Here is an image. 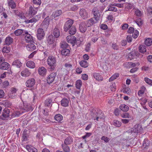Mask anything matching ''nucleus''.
<instances>
[{
  "label": "nucleus",
  "instance_id": "obj_20",
  "mask_svg": "<svg viewBox=\"0 0 152 152\" xmlns=\"http://www.w3.org/2000/svg\"><path fill=\"white\" fill-rule=\"evenodd\" d=\"M67 42L71 44H73L75 42L76 40V38L73 36L69 35L66 37Z\"/></svg>",
  "mask_w": 152,
  "mask_h": 152
},
{
  "label": "nucleus",
  "instance_id": "obj_63",
  "mask_svg": "<svg viewBox=\"0 0 152 152\" xmlns=\"http://www.w3.org/2000/svg\"><path fill=\"white\" fill-rule=\"evenodd\" d=\"M32 1L34 4L40 5L41 3V0H33Z\"/></svg>",
  "mask_w": 152,
  "mask_h": 152
},
{
  "label": "nucleus",
  "instance_id": "obj_24",
  "mask_svg": "<svg viewBox=\"0 0 152 152\" xmlns=\"http://www.w3.org/2000/svg\"><path fill=\"white\" fill-rule=\"evenodd\" d=\"M31 73L27 69H25L21 72V75L23 77H27L29 76Z\"/></svg>",
  "mask_w": 152,
  "mask_h": 152
},
{
  "label": "nucleus",
  "instance_id": "obj_35",
  "mask_svg": "<svg viewBox=\"0 0 152 152\" xmlns=\"http://www.w3.org/2000/svg\"><path fill=\"white\" fill-rule=\"evenodd\" d=\"M76 32V29L75 26H73L69 29V33L71 35H74Z\"/></svg>",
  "mask_w": 152,
  "mask_h": 152
},
{
  "label": "nucleus",
  "instance_id": "obj_40",
  "mask_svg": "<svg viewBox=\"0 0 152 152\" xmlns=\"http://www.w3.org/2000/svg\"><path fill=\"white\" fill-rule=\"evenodd\" d=\"M152 44V39L151 38H148L145 39V44L146 46H149Z\"/></svg>",
  "mask_w": 152,
  "mask_h": 152
},
{
  "label": "nucleus",
  "instance_id": "obj_2",
  "mask_svg": "<svg viewBox=\"0 0 152 152\" xmlns=\"http://www.w3.org/2000/svg\"><path fill=\"white\" fill-rule=\"evenodd\" d=\"M92 119L96 121H100L103 117V113L100 110H96L93 109L92 110L90 113Z\"/></svg>",
  "mask_w": 152,
  "mask_h": 152
},
{
  "label": "nucleus",
  "instance_id": "obj_47",
  "mask_svg": "<svg viewBox=\"0 0 152 152\" xmlns=\"http://www.w3.org/2000/svg\"><path fill=\"white\" fill-rule=\"evenodd\" d=\"M76 88L78 89H80V87L82 85V82L80 80H77L75 83Z\"/></svg>",
  "mask_w": 152,
  "mask_h": 152
},
{
  "label": "nucleus",
  "instance_id": "obj_16",
  "mask_svg": "<svg viewBox=\"0 0 152 152\" xmlns=\"http://www.w3.org/2000/svg\"><path fill=\"white\" fill-rule=\"evenodd\" d=\"M26 35L25 36V39L27 43H32L34 42L33 37L30 34H25Z\"/></svg>",
  "mask_w": 152,
  "mask_h": 152
},
{
  "label": "nucleus",
  "instance_id": "obj_5",
  "mask_svg": "<svg viewBox=\"0 0 152 152\" xmlns=\"http://www.w3.org/2000/svg\"><path fill=\"white\" fill-rule=\"evenodd\" d=\"M37 8H35L31 6L29 7L27 16L29 17H33L37 13Z\"/></svg>",
  "mask_w": 152,
  "mask_h": 152
},
{
  "label": "nucleus",
  "instance_id": "obj_3",
  "mask_svg": "<svg viewBox=\"0 0 152 152\" xmlns=\"http://www.w3.org/2000/svg\"><path fill=\"white\" fill-rule=\"evenodd\" d=\"M47 62L48 64L50 67V71H53L56 66V60L55 58L53 56H49L48 58Z\"/></svg>",
  "mask_w": 152,
  "mask_h": 152
},
{
  "label": "nucleus",
  "instance_id": "obj_10",
  "mask_svg": "<svg viewBox=\"0 0 152 152\" xmlns=\"http://www.w3.org/2000/svg\"><path fill=\"white\" fill-rule=\"evenodd\" d=\"M41 16L39 15H37L35 16L34 17L32 18L29 19L25 21V22L26 23H35L40 18Z\"/></svg>",
  "mask_w": 152,
  "mask_h": 152
},
{
  "label": "nucleus",
  "instance_id": "obj_57",
  "mask_svg": "<svg viewBox=\"0 0 152 152\" xmlns=\"http://www.w3.org/2000/svg\"><path fill=\"white\" fill-rule=\"evenodd\" d=\"M50 17L49 16H47L45 18L42 22H44V23L49 25L50 22Z\"/></svg>",
  "mask_w": 152,
  "mask_h": 152
},
{
  "label": "nucleus",
  "instance_id": "obj_4",
  "mask_svg": "<svg viewBox=\"0 0 152 152\" xmlns=\"http://www.w3.org/2000/svg\"><path fill=\"white\" fill-rule=\"evenodd\" d=\"M57 75L56 72H52L47 77V83L49 84L52 83L54 80Z\"/></svg>",
  "mask_w": 152,
  "mask_h": 152
},
{
  "label": "nucleus",
  "instance_id": "obj_9",
  "mask_svg": "<svg viewBox=\"0 0 152 152\" xmlns=\"http://www.w3.org/2000/svg\"><path fill=\"white\" fill-rule=\"evenodd\" d=\"M88 26L85 22H82L79 24V29L82 33H85L86 31Z\"/></svg>",
  "mask_w": 152,
  "mask_h": 152
},
{
  "label": "nucleus",
  "instance_id": "obj_60",
  "mask_svg": "<svg viewBox=\"0 0 152 152\" xmlns=\"http://www.w3.org/2000/svg\"><path fill=\"white\" fill-rule=\"evenodd\" d=\"M145 82L149 85H152V80L148 78H145Z\"/></svg>",
  "mask_w": 152,
  "mask_h": 152
},
{
  "label": "nucleus",
  "instance_id": "obj_42",
  "mask_svg": "<svg viewBox=\"0 0 152 152\" xmlns=\"http://www.w3.org/2000/svg\"><path fill=\"white\" fill-rule=\"evenodd\" d=\"M137 55L135 52H132L130 53L128 55L129 58L130 59H133L136 58Z\"/></svg>",
  "mask_w": 152,
  "mask_h": 152
},
{
  "label": "nucleus",
  "instance_id": "obj_56",
  "mask_svg": "<svg viewBox=\"0 0 152 152\" xmlns=\"http://www.w3.org/2000/svg\"><path fill=\"white\" fill-rule=\"evenodd\" d=\"M113 124L114 125L117 127H120L121 126V122L117 120H114Z\"/></svg>",
  "mask_w": 152,
  "mask_h": 152
},
{
  "label": "nucleus",
  "instance_id": "obj_6",
  "mask_svg": "<svg viewBox=\"0 0 152 152\" xmlns=\"http://www.w3.org/2000/svg\"><path fill=\"white\" fill-rule=\"evenodd\" d=\"M73 23V21L72 20H69L67 21L65 23L64 26V31H67L72 26V24Z\"/></svg>",
  "mask_w": 152,
  "mask_h": 152
},
{
  "label": "nucleus",
  "instance_id": "obj_53",
  "mask_svg": "<svg viewBox=\"0 0 152 152\" xmlns=\"http://www.w3.org/2000/svg\"><path fill=\"white\" fill-rule=\"evenodd\" d=\"M99 38L97 34H95L94 36L91 38V40L93 42L95 43L97 41Z\"/></svg>",
  "mask_w": 152,
  "mask_h": 152
},
{
  "label": "nucleus",
  "instance_id": "obj_18",
  "mask_svg": "<svg viewBox=\"0 0 152 152\" xmlns=\"http://www.w3.org/2000/svg\"><path fill=\"white\" fill-rule=\"evenodd\" d=\"M12 65L17 68H20L22 67V64L19 60L16 59L13 62Z\"/></svg>",
  "mask_w": 152,
  "mask_h": 152
},
{
  "label": "nucleus",
  "instance_id": "obj_13",
  "mask_svg": "<svg viewBox=\"0 0 152 152\" xmlns=\"http://www.w3.org/2000/svg\"><path fill=\"white\" fill-rule=\"evenodd\" d=\"M92 12L94 15V17L99 20L100 14L98 9L96 7H94L92 10Z\"/></svg>",
  "mask_w": 152,
  "mask_h": 152
},
{
  "label": "nucleus",
  "instance_id": "obj_45",
  "mask_svg": "<svg viewBox=\"0 0 152 152\" xmlns=\"http://www.w3.org/2000/svg\"><path fill=\"white\" fill-rule=\"evenodd\" d=\"M8 5L12 9H15L16 7V4L12 1H9L8 2Z\"/></svg>",
  "mask_w": 152,
  "mask_h": 152
},
{
  "label": "nucleus",
  "instance_id": "obj_58",
  "mask_svg": "<svg viewBox=\"0 0 152 152\" xmlns=\"http://www.w3.org/2000/svg\"><path fill=\"white\" fill-rule=\"evenodd\" d=\"M121 116L124 118H131V116L129 115V114L128 113H125L121 114Z\"/></svg>",
  "mask_w": 152,
  "mask_h": 152
},
{
  "label": "nucleus",
  "instance_id": "obj_54",
  "mask_svg": "<svg viewBox=\"0 0 152 152\" xmlns=\"http://www.w3.org/2000/svg\"><path fill=\"white\" fill-rule=\"evenodd\" d=\"M78 9L77 6L74 5L72 7H71L70 8H68V10L69 11H75L77 10Z\"/></svg>",
  "mask_w": 152,
  "mask_h": 152
},
{
  "label": "nucleus",
  "instance_id": "obj_61",
  "mask_svg": "<svg viewBox=\"0 0 152 152\" xmlns=\"http://www.w3.org/2000/svg\"><path fill=\"white\" fill-rule=\"evenodd\" d=\"M101 140H103L105 142H108L110 140L109 138L105 136H103L101 137Z\"/></svg>",
  "mask_w": 152,
  "mask_h": 152
},
{
  "label": "nucleus",
  "instance_id": "obj_7",
  "mask_svg": "<svg viewBox=\"0 0 152 152\" xmlns=\"http://www.w3.org/2000/svg\"><path fill=\"white\" fill-rule=\"evenodd\" d=\"M44 30L39 28L37 30V36L38 39L41 40L43 39L45 36Z\"/></svg>",
  "mask_w": 152,
  "mask_h": 152
},
{
  "label": "nucleus",
  "instance_id": "obj_34",
  "mask_svg": "<svg viewBox=\"0 0 152 152\" xmlns=\"http://www.w3.org/2000/svg\"><path fill=\"white\" fill-rule=\"evenodd\" d=\"M150 145V141L147 139H145L142 144V147L147 148Z\"/></svg>",
  "mask_w": 152,
  "mask_h": 152
},
{
  "label": "nucleus",
  "instance_id": "obj_11",
  "mask_svg": "<svg viewBox=\"0 0 152 152\" xmlns=\"http://www.w3.org/2000/svg\"><path fill=\"white\" fill-rule=\"evenodd\" d=\"M35 80L34 78H30L28 80L26 83V85L27 87L31 88L35 84Z\"/></svg>",
  "mask_w": 152,
  "mask_h": 152
},
{
  "label": "nucleus",
  "instance_id": "obj_23",
  "mask_svg": "<svg viewBox=\"0 0 152 152\" xmlns=\"http://www.w3.org/2000/svg\"><path fill=\"white\" fill-rule=\"evenodd\" d=\"M115 7V6L114 5V4H109L107 7L108 9L107 11L117 12L118 11L117 9Z\"/></svg>",
  "mask_w": 152,
  "mask_h": 152
},
{
  "label": "nucleus",
  "instance_id": "obj_30",
  "mask_svg": "<svg viewBox=\"0 0 152 152\" xmlns=\"http://www.w3.org/2000/svg\"><path fill=\"white\" fill-rule=\"evenodd\" d=\"M9 110L7 108H5L3 111L2 115L3 117L6 118L9 116Z\"/></svg>",
  "mask_w": 152,
  "mask_h": 152
},
{
  "label": "nucleus",
  "instance_id": "obj_48",
  "mask_svg": "<svg viewBox=\"0 0 152 152\" xmlns=\"http://www.w3.org/2000/svg\"><path fill=\"white\" fill-rule=\"evenodd\" d=\"M135 14L137 16L141 17L143 14V12L139 9H136L135 11Z\"/></svg>",
  "mask_w": 152,
  "mask_h": 152
},
{
  "label": "nucleus",
  "instance_id": "obj_21",
  "mask_svg": "<svg viewBox=\"0 0 152 152\" xmlns=\"http://www.w3.org/2000/svg\"><path fill=\"white\" fill-rule=\"evenodd\" d=\"M13 42V39L11 37L8 36L7 37L4 41V45H10Z\"/></svg>",
  "mask_w": 152,
  "mask_h": 152
},
{
  "label": "nucleus",
  "instance_id": "obj_1",
  "mask_svg": "<svg viewBox=\"0 0 152 152\" xmlns=\"http://www.w3.org/2000/svg\"><path fill=\"white\" fill-rule=\"evenodd\" d=\"M28 96L27 95H24L22 94L21 95V99L23 102L19 104V108L21 110H24L25 111H29L31 109V107L29 104H28L27 102L24 100L28 98Z\"/></svg>",
  "mask_w": 152,
  "mask_h": 152
},
{
  "label": "nucleus",
  "instance_id": "obj_62",
  "mask_svg": "<svg viewBox=\"0 0 152 152\" xmlns=\"http://www.w3.org/2000/svg\"><path fill=\"white\" fill-rule=\"evenodd\" d=\"M91 135V133L90 132H86V134L84 136L82 137L83 139H85L86 138L89 137Z\"/></svg>",
  "mask_w": 152,
  "mask_h": 152
},
{
  "label": "nucleus",
  "instance_id": "obj_14",
  "mask_svg": "<svg viewBox=\"0 0 152 152\" xmlns=\"http://www.w3.org/2000/svg\"><path fill=\"white\" fill-rule=\"evenodd\" d=\"M80 15L83 19L87 18L88 17V13L84 9H82L80 11Z\"/></svg>",
  "mask_w": 152,
  "mask_h": 152
},
{
  "label": "nucleus",
  "instance_id": "obj_31",
  "mask_svg": "<svg viewBox=\"0 0 152 152\" xmlns=\"http://www.w3.org/2000/svg\"><path fill=\"white\" fill-rule=\"evenodd\" d=\"M26 66L30 68H34L35 67V63L32 61H28L26 64Z\"/></svg>",
  "mask_w": 152,
  "mask_h": 152
},
{
  "label": "nucleus",
  "instance_id": "obj_32",
  "mask_svg": "<svg viewBox=\"0 0 152 152\" xmlns=\"http://www.w3.org/2000/svg\"><path fill=\"white\" fill-rule=\"evenodd\" d=\"M52 100L51 98H48L47 99L45 102V105L48 107L51 106L52 105Z\"/></svg>",
  "mask_w": 152,
  "mask_h": 152
},
{
  "label": "nucleus",
  "instance_id": "obj_44",
  "mask_svg": "<svg viewBox=\"0 0 152 152\" xmlns=\"http://www.w3.org/2000/svg\"><path fill=\"white\" fill-rule=\"evenodd\" d=\"M62 147L63 149L65 152H69L70 148L67 145L62 144Z\"/></svg>",
  "mask_w": 152,
  "mask_h": 152
},
{
  "label": "nucleus",
  "instance_id": "obj_36",
  "mask_svg": "<svg viewBox=\"0 0 152 152\" xmlns=\"http://www.w3.org/2000/svg\"><path fill=\"white\" fill-rule=\"evenodd\" d=\"M120 108L121 110L123 111H127L129 109V107L124 104H122L120 106Z\"/></svg>",
  "mask_w": 152,
  "mask_h": 152
},
{
  "label": "nucleus",
  "instance_id": "obj_22",
  "mask_svg": "<svg viewBox=\"0 0 152 152\" xmlns=\"http://www.w3.org/2000/svg\"><path fill=\"white\" fill-rule=\"evenodd\" d=\"M46 72V69L44 67H39L38 69V73L41 75L44 76L45 75Z\"/></svg>",
  "mask_w": 152,
  "mask_h": 152
},
{
  "label": "nucleus",
  "instance_id": "obj_43",
  "mask_svg": "<svg viewBox=\"0 0 152 152\" xmlns=\"http://www.w3.org/2000/svg\"><path fill=\"white\" fill-rule=\"evenodd\" d=\"M61 10H57L54 12L53 13L52 15L54 17V18H56L61 15Z\"/></svg>",
  "mask_w": 152,
  "mask_h": 152
},
{
  "label": "nucleus",
  "instance_id": "obj_8",
  "mask_svg": "<svg viewBox=\"0 0 152 152\" xmlns=\"http://www.w3.org/2000/svg\"><path fill=\"white\" fill-rule=\"evenodd\" d=\"M47 42L49 45L53 44V47L55 46L56 43L55 40V37L53 35H49L47 38Z\"/></svg>",
  "mask_w": 152,
  "mask_h": 152
},
{
  "label": "nucleus",
  "instance_id": "obj_15",
  "mask_svg": "<svg viewBox=\"0 0 152 152\" xmlns=\"http://www.w3.org/2000/svg\"><path fill=\"white\" fill-rule=\"evenodd\" d=\"M17 91V89L14 88H12L11 89L10 91L8 94L9 97L11 98H14L16 96L15 93Z\"/></svg>",
  "mask_w": 152,
  "mask_h": 152
},
{
  "label": "nucleus",
  "instance_id": "obj_39",
  "mask_svg": "<svg viewBox=\"0 0 152 152\" xmlns=\"http://www.w3.org/2000/svg\"><path fill=\"white\" fill-rule=\"evenodd\" d=\"M139 50L140 52L142 53L146 52V49L145 46L144 45H140L139 47Z\"/></svg>",
  "mask_w": 152,
  "mask_h": 152
},
{
  "label": "nucleus",
  "instance_id": "obj_19",
  "mask_svg": "<svg viewBox=\"0 0 152 152\" xmlns=\"http://www.w3.org/2000/svg\"><path fill=\"white\" fill-rule=\"evenodd\" d=\"M10 67V64L7 62L2 63L0 64V69L2 70H7L9 69Z\"/></svg>",
  "mask_w": 152,
  "mask_h": 152
},
{
  "label": "nucleus",
  "instance_id": "obj_27",
  "mask_svg": "<svg viewBox=\"0 0 152 152\" xmlns=\"http://www.w3.org/2000/svg\"><path fill=\"white\" fill-rule=\"evenodd\" d=\"M69 100L66 98H63L61 101V104L63 107H67L68 106Z\"/></svg>",
  "mask_w": 152,
  "mask_h": 152
},
{
  "label": "nucleus",
  "instance_id": "obj_28",
  "mask_svg": "<svg viewBox=\"0 0 152 152\" xmlns=\"http://www.w3.org/2000/svg\"><path fill=\"white\" fill-rule=\"evenodd\" d=\"M73 141V139L70 137H66L64 141V144L69 145L71 144Z\"/></svg>",
  "mask_w": 152,
  "mask_h": 152
},
{
  "label": "nucleus",
  "instance_id": "obj_41",
  "mask_svg": "<svg viewBox=\"0 0 152 152\" xmlns=\"http://www.w3.org/2000/svg\"><path fill=\"white\" fill-rule=\"evenodd\" d=\"M54 118L56 121L59 122L62 120L63 117L61 115L58 114L55 115Z\"/></svg>",
  "mask_w": 152,
  "mask_h": 152
},
{
  "label": "nucleus",
  "instance_id": "obj_52",
  "mask_svg": "<svg viewBox=\"0 0 152 152\" xmlns=\"http://www.w3.org/2000/svg\"><path fill=\"white\" fill-rule=\"evenodd\" d=\"M134 21L139 26H141L143 24V21L140 18H139L137 19Z\"/></svg>",
  "mask_w": 152,
  "mask_h": 152
},
{
  "label": "nucleus",
  "instance_id": "obj_55",
  "mask_svg": "<svg viewBox=\"0 0 152 152\" xmlns=\"http://www.w3.org/2000/svg\"><path fill=\"white\" fill-rule=\"evenodd\" d=\"M129 133H131L132 134H134L137 133L136 129L134 127L129 129L127 132Z\"/></svg>",
  "mask_w": 152,
  "mask_h": 152
},
{
  "label": "nucleus",
  "instance_id": "obj_49",
  "mask_svg": "<svg viewBox=\"0 0 152 152\" xmlns=\"http://www.w3.org/2000/svg\"><path fill=\"white\" fill-rule=\"evenodd\" d=\"M10 48L7 46H5L3 48L2 52L3 53H8L10 52Z\"/></svg>",
  "mask_w": 152,
  "mask_h": 152
},
{
  "label": "nucleus",
  "instance_id": "obj_59",
  "mask_svg": "<svg viewBox=\"0 0 152 152\" xmlns=\"http://www.w3.org/2000/svg\"><path fill=\"white\" fill-rule=\"evenodd\" d=\"M7 73H9V74H12V72L10 71V72H5L1 74L0 76V78H4L6 77V74Z\"/></svg>",
  "mask_w": 152,
  "mask_h": 152
},
{
  "label": "nucleus",
  "instance_id": "obj_26",
  "mask_svg": "<svg viewBox=\"0 0 152 152\" xmlns=\"http://www.w3.org/2000/svg\"><path fill=\"white\" fill-rule=\"evenodd\" d=\"M31 43L26 45V48L28 50L32 51L36 49V47L34 44Z\"/></svg>",
  "mask_w": 152,
  "mask_h": 152
},
{
  "label": "nucleus",
  "instance_id": "obj_25",
  "mask_svg": "<svg viewBox=\"0 0 152 152\" xmlns=\"http://www.w3.org/2000/svg\"><path fill=\"white\" fill-rule=\"evenodd\" d=\"M93 76L96 80L98 81H102V77L99 73L94 72L92 74Z\"/></svg>",
  "mask_w": 152,
  "mask_h": 152
},
{
  "label": "nucleus",
  "instance_id": "obj_51",
  "mask_svg": "<svg viewBox=\"0 0 152 152\" xmlns=\"http://www.w3.org/2000/svg\"><path fill=\"white\" fill-rule=\"evenodd\" d=\"M48 24L44 23V22H42L41 25L40 29H42L45 31L47 30L48 26Z\"/></svg>",
  "mask_w": 152,
  "mask_h": 152
},
{
  "label": "nucleus",
  "instance_id": "obj_37",
  "mask_svg": "<svg viewBox=\"0 0 152 152\" xmlns=\"http://www.w3.org/2000/svg\"><path fill=\"white\" fill-rule=\"evenodd\" d=\"M80 65L84 68L87 67L88 66V63L85 60H82L80 62Z\"/></svg>",
  "mask_w": 152,
  "mask_h": 152
},
{
  "label": "nucleus",
  "instance_id": "obj_64",
  "mask_svg": "<svg viewBox=\"0 0 152 152\" xmlns=\"http://www.w3.org/2000/svg\"><path fill=\"white\" fill-rule=\"evenodd\" d=\"M139 32L137 30H135L134 34L132 35L133 37L134 38H136L139 35Z\"/></svg>",
  "mask_w": 152,
  "mask_h": 152
},
{
  "label": "nucleus",
  "instance_id": "obj_33",
  "mask_svg": "<svg viewBox=\"0 0 152 152\" xmlns=\"http://www.w3.org/2000/svg\"><path fill=\"white\" fill-rule=\"evenodd\" d=\"M27 131L24 130L22 134V140L23 141H26L27 140L28 137V135L27 133Z\"/></svg>",
  "mask_w": 152,
  "mask_h": 152
},
{
  "label": "nucleus",
  "instance_id": "obj_46",
  "mask_svg": "<svg viewBox=\"0 0 152 152\" xmlns=\"http://www.w3.org/2000/svg\"><path fill=\"white\" fill-rule=\"evenodd\" d=\"M119 74L118 73H115V74H114L109 79V81L110 82L112 81H113V80L116 79L117 77H118L119 76Z\"/></svg>",
  "mask_w": 152,
  "mask_h": 152
},
{
  "label": "nucleus",
  "instance_id": "obj_50",
  "mask_svg": "<svg viewBox=\"0 0 152 152\" xmlns=\"http://www.w3.org/2000/svg\"><path fill=\"white\" fill-rule=\"evenodd\" d=\"M134 127L135 129H136L137 133L140 132L142 130L141 126L139 125H136Z\"/></svg>",
  "mask_w": 152,
  "mask_h": 152
},
{
  "label": "nucleus",
  "instance_id": "obj_17",
  "mask_svg": "<svg viewBox=\"0 0 152 152\" xmlns=\"http://www.w3.org/2000/svg\"><path fill=\"white\" fill-rule=\"evenodd\" d=\"M14 33L16 36H18L21 35L22 34L23 35H24L25 34H27L28 33V32L25 30H23L22 29H20L15 30Z\"/></svg>",
  "mask_w": 152,
  "mask_h": 152
},
{
  "label": "nucleus",
  "instance_id": "obj_29",
  "mask_svg": "<svg viewBox=\"0 0 152 152\" xmlns=\"http://www.w3.org/2000/svg\"><path fill=\"white\" fill-rule=\"evenodd\" d=\"M53 34L55 37L58 38L60 35L59 30L56 26L53 30Z\"/></svg>",
  "mask_w": 152,
  "mask_h": 152
},
{
  "label": "nucleus",
  "instance_id": "obj_12",
  "mask_svg": "<svg viewBox=\"0 0 152 152\" xmlns=\"http://www.w3.org/2000/svg\"><path fill=\"white\" fill-rule=\"evenodd\" d=\"M98 19L96 18H92L88 20L87 22V24L88 26V27H89L90 26H92L93 24L97 23Z\"/></svg>",
  "mask_w": 152,
  "mask_h": 152
},
{
  "label": "nucleus",
  "instance_id": "obj_38",
  "mask_svg": "<svg viewBox=\"0 0 152 152\" xmlns=\"http://www.w3.org/2000/svg\"><path fill=\"white\" fill-rule=\"evenodd\" d=\"M70 50L68 49H63L61 50V54L65 56H68Z\"/></svg>",
  "mask_w": 152,
  "mask_h": 152
}]
</instances>
